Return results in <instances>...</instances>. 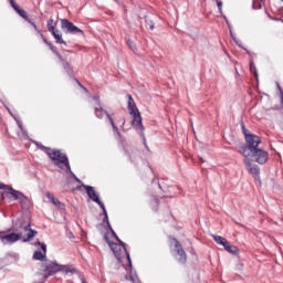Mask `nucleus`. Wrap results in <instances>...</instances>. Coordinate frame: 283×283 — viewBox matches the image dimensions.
I'll use <instances>...</instances> for the list:
<instances>
[{"instance_id":"21","label":"nucleus","mask_w":283,"mask_h":283,"mask_svg":"<svg viewBox=\"0 0 283 283\" xmlns=\"http://www.w3.org/2000/svg\"><path fill=\"white\" fill-rule=\"evenodd\" d=\"M44 43H46V45H49L50 50H52V52L54 54H56V56H57V59H60V61H63V56L56 52V46H54L52 43L48 42V40H45V39H44Z\"/></svg>"},{"instance_id":"31","label":"nucleus","mask_w":283,"mask_h":283,"mask_svg":"<svg viewBox=\"0 0 283 283\" xmlns=\"http://www.w3.org/2000/svg\"><path fill=\"white\" fill-rule=\"evenodd\" d=\"M232 39H233L234 43H237V45L240 48V43L238 42V40H235L234 36H232Z\"/></svg>"},{"instance_id":"30","label":"nucleus","mask_w":283,"mask_h":283,"mask_svg":"<svg viewBox=\"0 0 283 283\" xmlns=\"http://www.w3.org/2000/svg\"><path fill=\"white\" fill-rule=\"evenodd\" d=\"M21 8H19V4L15 3V6L13 7V10H15V12H18V10H20Z\"/></svg>"},{"instance_id":"5","label":"nucleus","mask_w":283,"mask_h":283,"mask_svg":"<svg viewBox=\"0 0 283 283\" xmlns=\"http://www.w3.org/2000/svg\"><path fill=\"white\" fill-rule=\"evenodd\" d=\"M83 187H84L88 198H91V200H93V202H96V205H98V207L102 209V211L105 216L107 226L112 229V226H109V217L107 216V210L105 209V203H103V201H101V198L98 197V193L96 192L94 187H92V186H83Z\"/></svg>"},{"instance_id":"18","label":"nucleus","mask_w":283,"mask_h":283,"mask_svg":"<svg viewBox=\"0 0 283 283\" xmlns=\"http://www.w3.org/2000/svg\"><path fill=\"white\" fill-rule=\"evenodd\" d=\"M223 249H226L228 253H232V255H235L238 253V248H235L234 245H231L229 241H226Z\"/></svg>"},{"instance_id":"14","label":"nucleus","mask_w":283,"mask_h":283,"mask_svg":"<svg viewBox=\"0 0 283 283\" xmlns=\"http://www.w3.org/2000/svg\"><path fill=\"white\" fill-rule=\"evenodd\" d=\"M130 116H133V127H136V129H143V117H140V112L130 113Z\"/></svg>"},{"instance_id":"28","label":"nucleus","mask_w":283,"mask_h":283,"mask_svg":"<svg viewBox=\"0 0 283 283\" xmlns=\"http://www.w3.org/2000/svg\"><path fill=\"white\" fill-rule=\"evenodd\" d=\"M280 92H281V104L283 105V92H282V87H280V84L277 85Z\"/></svg>"},{"instance_id":"13","label":"nucleus","mask_w":283,"mask_h":283,"mask_svg":"<svg viewBox=\"0 0 283 283\" xmlns=\"http://www.w3.org/2000/svg\"><path fill=\"white\" fill-rule=\"evenodd\" d=\"M41 245V251H35L33 254V260H39L40 262H45L46 253H48V245L45 243L38 242Z\"/></svg>"},{"instance_id":"1","label":"nucleus","mask_w":283,"mask_h":283,"mask_svg":"<svg viewBox=\"0 0 283 283\" xmlns=\"http://www.w3.org/2000/svg\"><path fill=\"white\" fill-rule=\"evenodd\" d=\"M36 233V230L30 228V223H19V227L13 228L12 233L0 231V240L2 244L6 245L14 244V242H19V240H22V242H30Z\"/></svg>"},{"instance_id":"29","label":"nucleus","mask_w":283,"mask_h":283,"mask_svg":"<svg viewBox=\"0 0 283 283\" xmlns=\"http://www.w3.org/2000/svg\"><path fill=\"white\" fill-rule=\"evenodd\" d=\"M63 67H64V70H67V67H70V64L67 62L63 61Z\"/></svg>"},{"instance_id":"32","label":"nucleus","mask_w":283,"mask_h":283,"mask_svg":"<svg viewBox=\"0 0 283 283\" xmlns=\"http://www.w3.org/2000/svg\"><path fill=\"white\" fill-rule=\"evenodd\" d=\"M94 101H96L97 105H101V101L98 99V97H94Z\"/></svg>"},{"instance_id":"4","label":"nucleus","mask_w":283,"mask_h":283,"mask_svg":"<svg viewBox=\"0 0 283 283\" xmlns=\"http://www.w3.org/2000/svg\"><path fill=\"white\" fill-rule=\"evenodd\" d=\"M243 134L245 137V146L241 148V154L244 158H251V151L260 147L262 139L258 135L247 133V130H243Z\"/></svg>"},{"instance_id":"40","label":"nucleus","mask_w":283,"mask_h":283,"mask_svg":"<svg viewBox=\"0 0 283 283\" xmlns=\"http://www.w3.org/2000/svg\"><path fill=\"white\" fill-rule=\"evenodd\" d=\"M69 237H72V232H70Z\"/></svg>"},{"instance_id":"36","label":"nucleus","mask_w":283,"mask_h":283,"mask_svg":"<svg viewBox=\"0 0 283 283\" xmlns=\"http://www.w3.org/2000/svg\"><path fill=\"white\" fill-rule=\"evenodd\" d=\"M19 127H20V129H23V126L21 124H19Z\"/></svg>"},{"instance_id":"34","label":"nucleus","mask_w":283,"mask_h":283,"mask_svg":"<svg viewBox=\"0 0 283 283\" xmlns=\"http://www.w3.org/2000/svg\"><path fill=\"white\" fill-rule=\"evenodd\" d=\"M6 184H0V189H4Z\"/></svg>"},{"instance_id":"24","label":"nucleus","mask_w":283,"mask_h":283,"mask_svg":"<svg viewBox=\"0 0 283 283\" xmlns=\"http://www.w3.org/2000/svg\"><path fill=\"white\" fill-rule=\"evenodd\" d=\"M52 23H54V20L51 19V20L48 21L49 32H53V30H55L54 25H52Z\"/></svg>"},{"instance_id":"25","label":"nucleus","mask_w":283,"mask_h":283,"mask_svg":"<svg viewBox=\"0 0 283 283\" xmlns=\"http://www.w3.org/2000/svg\"><path fill=\"white\" fill-rule=\"evenodd\" d=\"M216 1H217V6H218L220 14H222V1L221 0H216Z\"/></svg>"},{"instance_id":"19","label":"nucleus","mask_w":283,"mask_h":283,"mask_svg":"<svg viewBox=\"0 0 283 283\" xmlns=\"http://www.w3.org/2000/svg\"><path fill=\"white\" fill-rule=\"evenodd\" d=\"M18 14H20L22 17V19H25V21H28V23H31V25L34 28V30H38L36 25L34 24V22H32L30 19H28V14L25 13V10L23 9H18Z\"/></svg>"},{"instance_id":"11","label":"nucleus","mask_w":283,"mask_h":283,"mask_svg":"<svg viewBox=\"0 0 283 283\" xmlns=\"http://www.w3.org/2000/svg\"><path fill=\"white\" fill-rule=\"evenodd\" d=\"M244 165L249 174H251L253 178L258 179L260 176V168L252 164L251 157H244Z\"/></svg>"},{"instance_id":"33","label":"nucleus","mask_w":283,"mask_h":283,"mask_svg":"<svg viewBox=\"0 0 283 283\" xmlns=\"http://www.w3.org/2000/svg\"><path fill=\"white\" fill-rule=\"evenodd\" d=\"M17 4V2H14V0H11V6L12 8Z\"/></svg>"},{"instance_id":"20","label":"nucleus","mask_w":283,"mask_h":283,"mask_svg":"<svg viewBox=\"0 0 283 283\" xmlns=\"http://www.w3.org/2000/svg\"><path fill=\"white\" fill-rule=\"evenodd\" d=\"M212 238L214 242H217V244H220L221 247H224V244L228 242L227 239L221 235H212Z\"/></svg>"},{"instance_id":"23","label":"nucleus","mask_w":283,"mask_h":283,"mask_svg":"<svg viewBox=\"0 0 283 283\" xmlns=\"http://www.w3.org/2000/svg\"><path fill=\"white\" fill-rule=\"evenodd\" d=\"M250 72H252L254 76H258V69H255V64H253V62H250Z\"/></svg>"},{"instance_id":"12","label":"nucleus","mask_w":283,"mask_h":283,"mask_svg":"<svg viewBox=\"0 0 283 283\" xmlns=\"http://www.w3.org/2000/svg\"><path fill=\"white\" fill-rule=\"evenodd\" d=\"M95 115L97 116V118H103V116H106V118L109 120L114 132H118V126L116 124H114V118H112V115L107 114V112L105 109H103V107H95Z\"/></svg>"},{"instance_id":"16","label":"nucleus","mask_w":283,"mask_h":283,"mask_svg":"<svg viewBox=\"0 0 283 283\" xmlns=\"http://www.w3.org/2000/svg\"><path fill=\"white\" fill-rule=\"evenodd\" d=\"M54 39L56 40V43H62L63 45H67V42H65L63 40V34L61 33V31L54 29L53 31H51Z\"/></svg>"},{"instance_id":"37","label":"nucleus","mask_w":283,"mask_h":283,"mask_svg":"<svg viewBox=\"0 0 283 283\" xmlns=\"http://www.w3.org/2000/svg\"><path fill=\"white\" fill-rule=\"evenodd\" d=\"M75 180H76L77 182H81V180H78V178H75Z\"/></svg>"},{"instance_id":"2","label":"nucleus","mask_w":283,"mask_h":283,"mask_svg":"<svg viewBox=\"0 0 283 283\" xmlns=\"http://www.w3.org/2000/svg\"><path fill=\"white\" fill-rule=\"evenodd\" d=\"M39 149H42L43 151H46L48 156L53 160V163L59 167L60 169H65V171H69L72 174V168L70 167V160L67 159V156L61 150H52L41 144H36Z\"/></svg>"},{"instance_id":"22","label":"nucleus","mask_w":283,"mask_h":283,"mask_svg":"<svg viewBox=\"0 0 283 283\" xmlns=\"http://www.w3.org/2000/svg\"><path fill=\"white\" fill-rule=\"evenodd\" d=\"M262 6H264V0H253L252 2L253 10H262Z\"/></svg>"},{"instance_id":"27","label":"nucleus","mask_w":283,"mask_h":283,"mask_svg":"<svg viewBox=\"0 0 283 283\" xmlns=\"http://www.w3.org/2000/svg\"><path fill=\"white\" fill-rule=\"evenodd\" d=\"M147 28H148L149 30H154V22L147 21Z\"/></svg>"},{"instance_id":"38","label":"nucleus","mask_w":283,"mask_h":283,"mask_svg":"<svg viewBox=\"0 0 283 283\" xmlns=\"http://www.w3.org/2000/svg\"><path fill=\"white\" fill-rule=\"evenodd\" d=\"M82 283H87V282H85V279H83V280H82Z\"/></svg>"},{"instance_id":"39","label":"nucleus","mask_w":283,"mask_h":283,"mask_svg":"<svg viewBox=\"0 0 283 283\" xmlns=\"http://www.w3.org/2000/svg\"><path fill=\"white\" fill-rule=\"evenodd\" d=\"M69 237H72V232H70Z\"/></svg>"},{"instance_id":"9","label":"nucleus","mask_w":283,"mask_h":283,"mask_svg":"<svg viewBox=\"0 0 283 283\" xmlns=\"http://www.w3.org/2000/svg\"><path fill=\"white\" fill-rule=\"evenodd\" d=\"M3 189H7V193H9V196H11L14 200H20L22 206H25L28 202H30V199H28L25 195L19 190H14L12 187L6 185Z\"/></svg>"},{"instance_id":"7","label":"nucleus","mask_w":283,"mask_h":283,"mask_svg":"<svg viewBox=\"0 0 283 283\" xmlns=\"http://www.w3.org/2000/svg\"><path fill=\"white\" fill-rule=\"evenodd\" d=\"M115 238H116L117 242H119V245L117 243L111 244V249H112L113 253L115 254L116 258H120V251H125V253L127 255V260H128L129 264H132V258L129 256V252H127L125 242H123L120 239H118L117 234H115Z\"/></svg>"},{"instance_id":"15","label":"nucleus","mask_w":283,"mask_h":283,"mask_svg":"<svg viewBox=\"0 0 283 283\" xmlns=\"http://www.w3.org/2000/svg\"><path fill=\"white\" fill-rule=\"evenodd\" d=\"M45 198L49 202H52L55 207H57V209H65V205H63L59 199L54 198L52 193L46 192Z\"/></svg>"},{"instance_id":"6","label":"nucleus","mask_w":283,"mask_h":283,"mask_svg":"<svg viewBox=\"0 0 283 283\" xmlns=\"http://www.w3.org/2000/svg\"><path fill=\"white\" fill-rule=\"evenodd\" d=\"M269 160V153L262 148H256L250 151V161L264 165Z\"/></svg>"},{"instance_id":"3","label":"nucleus","mask_w":283,"mask_h":283,"mask_svg":"<svg viewBox=\"0 0 283 283\" xmlns=\"http://www.w3.org/2000/svg\"><path fill=\"white\" fill-rule=\"evenodd\" d=\"M44 273L45 274L43 275V281L41 283H44L48 277H51V275H56V273L74 274L76 273V269L71 265H61L56 262H49L45 264Z\"/></svg>"},{"instance_id":"26","label":"nucleus","mask_w":283,"mask_h":283,"mask_svg":"<svg viewBox=\"0 0 283 283\" xmlns=\"http://www.w3.org/2000/svg\"><path fill=\"white\" fill-rule=\"evenodd\" d=\"M128 45L130 48V50H133V52H136V44L133 42H128Z\"/></svg>"},{"instance_id":"10","label":"nucleus","mask_w":283,"mask_h":283,"mask_svg":"<svg viewBox=\"0 0 283 283\" xmlns=\"http://www.w3.org/2000/svg\"><path fill=\"white\" fill-rule=\"evenodd\" d=\"M174 242H175V252L177 253L176 260H178V262H180L181 264H185V262H187V253L185 252V250L182 249V245H180L178 240L174 239Z\"/></svg>"},{"instance_id":"17","label":"nucleus","mask_w":283,"mask_h":283,"mask_svg":"<svg viewBox=\"0 0 283 283\" xmlns=\"http://www.w3.org/2000/svg\"><path fill=\"white\" fill-rule=\"evenodd\" d=\"M128 109L129 114H136L138 112V107H136V103L134 102L132 95L128 96Z\"/></svg>"},{"instance_id":"8","label":"nucleus","mask_w":283,"mask_h":283,"mask_svg":"<svg viewBox=\"0 0 283 283\" xmlns=\"http://www.w3.org/2000/svg\"><path fill=\"white\" fill-rule=\"evenodd\" d=\"M61 28L63 32L66 34H82L83 35V30L78 29V27L74 25V23L70 22L67 19H62L61 20Z\"/></svg>"},{"instance_id":"35","label":"nucleus","mask_w":283,"mask_h":283,"mask_svg":"<svg viewBox=\"0 0 283 283\" xmlns=\"http://www.w3.org/2000/svg\"><path fill=\"white\" fill-rule=\"evenodd\" d=\"M112 232H113V235L116 238V232H114V230H112Z\"/></svg>"}]
</instances>
